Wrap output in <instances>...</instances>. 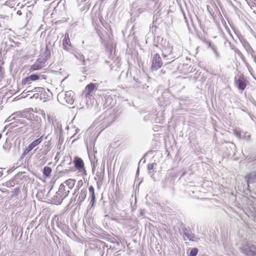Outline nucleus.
Returning a JSON list of instances; mask_svg holds the SVG:
<instances>
[{
    "instance_id": "1",
    "label": "nucleus",
    "mask_w": 256,
    "mask_h": 256,
    "mask_svg": "<svg viewBox=\"0 0 256 256\" xmlns=\"http://www.w3.org/2000/svg\"><path fill=\"white\" fill-rule=\"evenodd\" d=\"M57 98L60 102L62 104L66 102L72 104L74 102V93L71 90L66 92L64 93H60Z\"/></svg>"
},
{
    "instance_id": "2",
    "label": "nucleus",
    "mask_w": 256,
    "mask_h": 256,
    "mask_svg": "<svg viewBox=\"0 0 256 256\" xmlns=\"http://www.w3.org/2000/svg\"><path fill=\"white\" fill-rule=\"evenodd\" d=\"M163 64V62L160 54L158 53L154 54L152 57L151 70H156L160 69Z\"/></svg>"
},
{
    "instance_id": "3",
    "label": "nucleus",
    "mask_w": 256,
    "mask_h": 256,
    "mask_svg": "<svg viewBox=\"0 0 256 256\" xmlns=\"http://www.w3.org/2000/svg\"><path fill=\"white\" fill-rule=\"evenodd\" d=\"M248 81L244 75H240L238 78H235L234 84L239 90L243 91L246 88Z\"/></svg>"
},
{
    "instance_id": "4",
    "label": "nucleus",
    "mask_w": 256,
    "mask_h": 256,
    "mask_svg": "<svg viewBox=\"0 0 256 256\" xmlns=\"http://www.w3.org/2000/svg\"><path fill=\"white\" fill-rule=\"evenodd\" d=\"M46 60V56H40L36 62L30 66V70L32 72L40 70L44 66Z\"/></svg>"
},
{
    "instance_id": "5",
    "label": "nucleus",
    "mask_w": 256,
    "mask_h": 256,
    "mask_svg": "<svg viewBox=\"0 0 256 256\" xmlns=\"http://www.w3.org/2000/svg\"><path fill=\"white\" fill-rule=\"evenodd\" d=\"M75 168L79 172H82L84 176L86 175V171L84 166V162L80 158H76L74 160Z\"/></svg>"
},
{
    "instance_id": "6",
    "label": "nucleus",
    "mask_w": 256,
    "mask_h": 256,
    "mask_svg": "<svg viewBox=\"0 0 256 256\" xmlns=\"http://www.w3.org/2000/svg\"><path fill=\"white\" fill-rule=\"evenodd\" d=\"M97 84L90 83L88 84L85 88L84 92V94L86 98H88L90 96H92L94 91L97 89Z\"/></svg>"
},
{
    "instance_id": "7",
    "label": "nucleus",
    "mask_w": 256,
    "mask_h": 256,
    "mask_svg": "<svg viewBox=\"0 0 256 256\" xmlns=\"http://www.w3.org/2000/svg\"><path fill=\"white\" fill-rule=\"evenodd\" d=\"M23 110L22 111H18L14 112L12 115H10L7 119L6 122H10L12 120H16V122L17 123H20V124H23L24 122V120H22L16 119V116H18L20 118H23Z\"/></svg>"
},
{
    "instance_id": "8",
    "label": "nucleus",
    "mask_w": 256,
    "mask_h": 256,
    "mask_svg": "<svg viewBox=\"0 0 256 256\" xmlns=\"http://www.w3.org/2000/svg\"><path fill=\"white\" fill-rule=\"evenodd\" d=\"M42 137H40L30 143L24 150V155H26L34 147L39 144L42 142Z\"/></svg>"
},
{
    "instance_id": "9",
    "label": "nucleus",
    "mask_w": 256,
    "mask_h": 256,
    "mask_svg": "<svg viewBox=\"0 0 256 256\" xmlns=\"http://www.w3.org/2000/svg\"><path fill=\"white\" fill-rule=\"evenodd\" d=\"M63 48L66 50H69L72 48V44L68 32L64 35L62 40Z\"/></svg>"
},
{
    "instance_id": "10",
    "label": "nucleus",
    "mask_w": 256,
    "mask_h": 256,
    "mask_svg": "<svg viewBox=\"0 0 256 256\" xmlns=\"http://www.w3.org/2000/svg\"><path fill=\"white\" fill-rule=\"evenodd\" d=\"M65 198L61 196L60 194L57 192L55 195L52 198L50 203L54 204H60Z\"/></svg>"
},
{
    "instance_id": "11",
    "label": "nucleus",
    "mask_w": 256,
    "mask_h": 256,
    "mask_svg": "<svg viewBox=\"0 0 256 256\" xmlns=\"http://www.w3.org/2000/svg\"><path fill=\"white\" fill-rule=\"evenodd\" d=\"M246 256H256V246L254 245L242 250Z\"/></svg>"
},
{
    "instance_id": "12",
    "label": "nucleus",
    "mask_w": 256,
    "mask_h": 256,
    "mask_svg": "<svg viewBox=\"0 0 256 256\" xmlns=\"http://www.w3.org/2000/svg\"><path fill=\"white\" fill-rule=\"evenodd\" d=\"M33 112L34 110L32 108H30L24 109L23 110V118H26L27 120H32L34 116Z\"/></svg>"
},
{
    "instance_id": "13",
    "label": "nucleus",
    "mask_w": 256,
    "mask_h": 256,
    "mask_svg": "<svg viewBox=\"0 0 256 256\" xmlns=\"http://www.w3.org/2000/svg\"><path fill=\"white\" fill-rule=\"evenodd\" d=\"M58 192V194H60L61 196H64V198H66L70 192V190L68 188H66V186L64 184H62L59 187Z\"/></svg>"
},
{
    "instance_id": "14",
    "label": "nucleus",
    "mask_w": 256,
    "mask_h": 256,
    "mask_svg": "<svg viewBox=\"0 0 256 256\" xmlns=\"http://www.w3.org/2000/svg\"><path fill=\"white\" fill-rule=\"evenodd\" d=\"M76 183V180L74 179H68L65 181L64 183L66 186H68V188L69 190H72Z\"/></svg>"
},
{
    "instance_id": "15",
    "label": "nucleus",
    "mask_w": 256,
    "mask_h": 256,
    "mask_svg": "<svg viewBox=\"0 0 256 256\" xmlns=\"http://www.w3.org/2000/svg\"><path fill=\"white\" fill-rule=\"evenodd\" d=\"M88 190H89L90 194L91 195V198H92L91 202H92V205H93V204L95 202V200H96V196H95V194H94V187L92 186H91L89 187Z\"/></svg>"
},
{
    "instance_id": "16",
    "label": "nucleus",
    "mask_w": 256,
    "mask_h": 256,
    "mask_svg": "<svg viewBox=\"0 0 256 256\" xmlns=\"http://www.w3.org/2000/svg\"><path fill=\"white\" fill-rule=\"evenodd\" d=\"M86 196V190H80V193L79 196L78 198L81 200H84Z\"/></svg>"
},
{
    "instance_id": "17",
    "label": "nucleus",
    "mask_w": 256,
    "mask_h": 256,
    "mask_svg": "<svg viewBox=\"0 0 256 256\" xmlns=\"http://www.w3.org/2000/svg\"><path fill=\"white\" fill-rule=\"evenodd\" d=\"M31 84V80H30L28 76H27L22 79V84L23 86L28 85Z\"/></svg>"
},
{
    "instance_id": "18",
    "label": "nucleus",
    "mask_w": 256,
    "mask_h": 256,
    "mask_svg": "<svg viewBox=\"0 0 256 256\" xmlns=\"http://www.w3.org/2000/svg\"><path fill=\"white\" fill-rule=\"evenodd\" d=\"M48 96L46 93H40L39 94L40 99L42 100H43L44 102L47 101Z\"/></svg>"
},
{
    "instance_id": "19",
    "label": "nucleus",
    "mask_w": 256,
    "mask_h": 256,
    "mask_svg": "<svg viewBox=\"0 0 256 256\" xmlns=\"http://www.w3.org/2000/svg\"><path fill=\"white\" fill-rule=\"evenodd\" d=\"M28 78H29L30 80H31V82H32V81H34V80H38L39 78V76H38V75L36 74H32L30 75V76H28Z\"/></svg>"
},
{
    "instance_id": "20",
    "label": "nucleus",
    "mask_w": 256,
    "mask_h": 256,
    "mask_svg": "<svg viewBox=\"0 0 256 256\" xmlns=\"http://www.w3.org/2000/svg\"><path fill=\"white\" fill-rule=\"evenodd\" d=\"M198 253V249L197 248H193L191 250L190 256H196Z\"/></svg>"
},
{
    "instance_id": "21",
    "label": "nucleus",
    "mask_w": 256,
    "mask_h": 256,
    "mask_svg": "<svg viewBox=\"0 0 256 256\" xmlns=\"http://www.w3.org/2000/svg\"><path fill=\"white\" fill-rule=\"evenodd\" d=\"M20 192V189L19 188H16L14 189V191L12 192V196H16Z\"/></svg>"
},
{
    "instance_id": "22",
    "label": "nucleus",
    "mask_w": 256,
    "mask_h": 256,
    "mask_svg": "<svg viewBox=\"0 0 256 256\" xmlns=\"http://www.w3.org/2000/svg\"><path fill=\"white\" fill-rule=\"evenodd\" d=\"M10 146L9 144L6 142L4 144L3 146V148L6 152H8L10 150Z\"/></svg>"
},
{
    "instance_id": "23",
    "label": "nucleus",
    "mask_w": 256,
    "mask_h": 256,
    "mask_svg": "<svg viewBox=\"0 0 256 256\" xmlns=\"http://www.w3.org/2000/svg\"><path fill=\"white\" fill-rule=\"evenodd\" d=\"M234 133L237 138H238L240 139L241 138V134L240 131H238L236 130H234Z\"/></svg>"
},
{
    "instance_id": "24",
    "label": "nucleus",
    "mask_w": 256,
    "mask_h": 256,
    "mask_svg": "<svg viewBox=\"0 0 256 256\" xmlns=\"http://www.w3.org/2000/svg\"><path fill=\"white\" fill-rule=\"evenodd\" d=\"M36 112L42 116L44 120H46V114L43 110H40L38 111H36Z\"/></svg>"
},
{
    "instance_id": "25",
    "label": "nucleus",
    "mask_w": 256,
    "mask_h": 256,
    "mask_svg": "<svg viewBox=\"0 0 256 256\" xmlns=\"http://www.w3.org/2000/svg\"><path fill=\"white\" fill-rule=\"evenodd\" d=\"M43 174L45 176L48 177V166L44 167L43 170Z\"/></svg>"
},
{
    "instance_id": "26",
    "label": "nucleus",
    "mask_w": 256,
    "mask_h": 256,
    "mask_svg": "<svg viewBox=\"0 0 256 256\" xmlns=\"http://www.w3.org/2000/svg\"><path fill=\"white\" fill-rule=\"evenodd\" d=\"M38 90H37V92H39L40 94V93H46L45 92V89L43 88H38Z\"/></svg>"
},
{
    "instance_id": "27",
    "label": "nucleus",
    "mask_w": 256,
    "mask_h": 256,
    "mask_svg": "<svg viewBox=\"0 0 256 256\" xmlns=\"http://www.w3.org/2000/svg\"><path fill=\"white\" fill-rule=\"evenodd\" d=\"M46 14H47V13L46 12L45 10H44V16H43V22L45 24H46V20L47 19Z\"/></svg>"
},
{
    "instance_id": "28",
    "label": "nucleus",
    "mask_w": 256,
    "mask_h": 256,
    "mask_svg": "<svg viewBox=\"0 0 256 256\" xmlns=\"http://www.w3.org/2000/svg\"><path fill=\"white\" fill-rule=\"evenodd\" d=\"M18 126V125L16 124L14 122H12L9 124V126H10V128H14V127Z\"/></svg>"
},
{
    "instance_id": "29",
    "label": "nucleus",
    "mask_w": 256,
    "mask_h": 256,
    "mask_svg": "<svg viewBox=\"0 0 256 256\" xmlns=\"http://www.w3.org/2000/svg\"><path fill=\"white\" fill-rule=\"evenodd\" d=\"M148 168L149 170H152L154 168V164H150L148 166Z\"/></svg>"
},
{
    "instance_id": "30",
    "label": "nucleus",
    "mask_w": 256,
    "mask_h": 256,
    "mask_svg": "<svg viewBox=\"0 0 256 256\" xmlns=\"http://www.w3.org/2000/svg\"><path fill=\"white\" fill-rule=\"evenodd\" d=\"M172 50V47L171 46H168V52L169 54H171Z\"/></svg>"
},
{
    "instance_id": "31",
    "label": "nucleus",
    "mask_w": 256,
    "mask_h": 256,
    "mask_svg": "<svg viewBox=\"0 0 256 256\" xmlns=\"http://www.w3.org/2000/svg\"><path fill=\"white\" fill-rule=\"evenodd\" d=\"M252 182V180L251 178H250V174H249L248 176V184Z\"/></svg>"
},
{
    "instance_id": "32",
    "label": "nucleus",
    "mask_w": 256,
    "mask_h": 256,
    "mask_svg": "<svg viewBox=\"0 0 256 256\" xmlns=\"http://www.w3.org/2000/svg\"><path fill=\"white\" fill-rule=\"evenodd\" d=\"M187 236V238H188L190 240H194L192 239L194 238V236H189L188 234L186 235Z\"/></svg>"
},
{
    "instance_id": "33",
    "label": "nucleus",
    "mask_w": 256,
    "mask_h": 256,
    "mask_svg": "<svg viewBox=\"0 0 256 256\" xmlns=\"http://www.w3.org/2000/svg\"><path fill=\"white\" fill-rule=\"evenodd\" d=\"M214 53H215V54L216 57H218V58L220 57V55L219 53L216 50H214Z\"/></svg>"
},
{
    "instance_id": "34",
    "label": "nucleus",
    "mask_w": 256,
    "mask_h": 256,
    "mask_svg": "<svg viewBox=\"0 0 256 256\" xmlns=\"http://www.w3.org/2000/svg\"><path fill=\"white\" fill-rule=\"evenodd\" d=\"M2 175H3V170H2V168H0V178H1Z\"/></svg>"
},
{
    "instance_id": "35",
    "label": "nucleus",
    "mask_w": 256,
    "mask_h": 256,
    "mask_svg": "<svg viewBox=\"0 0 256 256\" xmlns=\"http://www.w3.org/2000/svg\"><path fill=\"white\" fill-rule=\"evenodd\" d=\"M17 6H18L20 8H22L24 6L20 3H18Z\"/></svg>"
},
{
    "instance_id": "36",
    "label": "nucleus",
    "mask_w": 256,
    "mask_h": 256,
    "mask_svg": "<svg viewBox=\"0 0 256 256\" xmlns=\"http://www.w3.org/2000/svg\"><path fill=\"white\" fill-rule=\"evenodd\" d=\"M16 14L18 16H21L22 14V12L20 10H18L16 12Z\"/></svg>"
},
{
    "instance_id": "37",
    "label": "nucleus",
    "mask_w": 256,
    "mask_h": 256,
    "mask_svg": "<svg viewBox=\"0 0 256 256\" xmlns=\"http://www.w3.org/2000/svg\"><path fill=\"white\" fill-rule=\"evenodd\" d=\"M10 0H8V1H6V2H5V5L9 6H10Z\"/></svg>"
},
{
    "instance_id": "38",
    "label": "nucleus",
    "mask_w": 256,
    "mask_h": 256,
    "mask_svg": "<svg viewBox=\"0 0 256 256\" xmlns=\"http://www.w3.org/2000/svg\"><path fill=\"white\" fill-rule=\"evenodd\" d=\"M160 72L162 74H164L166 73V72L164 70H161Z\"/></svg>"
},
{
    "instance_id": "39",
    "label": "nucleus",
    "mask_w": 256,
    "mask_h": 256,
    "mask_svg": "<svg viewBox=\"0 0 256 256\" xmlns=\"http://www.w3.org/2000/svg\"><path fill=\"white\" fill-rule=\"evenodd\" d=\"M40 28L41 29L44 28L45 30H46V28H44V25L43 24H41Z\"/></svg>"
},
{
    "instance_id": "40",
    "label": "nucleus",
    "mask_w": 256,
    "mask_h": 256,
    "mask_svg": "<svg viewBox=\"0 0 256 256\" xmlns=\"http://www.w3.org/2000/svg\"><path fill=\"white\" fill-rule=\"evenodd\" d=\"M26 155H24V152H23V154H22L21 157L22 158H23Z\"/></svg>"
},
{
    "instance_id": "41",
    "label": "nucleus",
    "mask_w": 256,
    "mask_h": 256,
    "mask_svg": "<svg viewBox=\"0 0 256 256\" xmlns=\"http://www.w3.org/2000/svg\"><path fill=\"white\" fill-rule=\"evenodd\" d=\"M46 50H48V46L47 44H46Z\"/></svg>"
},
{
    "instance_id": "42",
    "label": "nucleus",
    "mask_w": 256,
    "mask_h": 256,
    "mask_svg": "<svg viewBox=\"0 0 256 256\" xmlns=\"http://www.w3.org/2000/svg\"><path fill=\"white\" fill-rule=\"evenodd\" d=\"M26 128H24V130H23V132H26Z\"/></svg>"
},
{
    "instance_id": "43",
    "label": "nucleus",
    "mask_w": 256,
    "mask_h": 256,
    "mask_svg": "<svg viewBox=\"0 0 256 256\" xmlns=\"http://www.w3.org/2000/svg\"><path fill=\"white\" fill-rule=\"evenodd\" d=\"M48 170H49V173H50V171H51L50 168H48Z\"/></svg>"
},
{
    "instance_id": "44",
    "label": "nucleus",
    "mask_w": 256,
    "mask_h": 256,
    "mask_svg": "<svg viewBox=\"0 0 256 256\" xmlns=\"http://www.w3.org/2000/svg\"><path fill=\"white\" fill-rule=\"evenodd\" d=\"M22 128V127H19L18 128Z\"/></svg>"
}]
</instances>
